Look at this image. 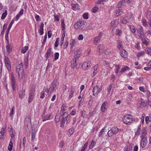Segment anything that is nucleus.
<instances>
[{"mask_svg":"<svg viewBox=\"0 0 151 151\" xmlns=\"http://www.w3.org/2000/svg\"><path fill=\"white\" fill-rule=\"evenodd\" d=\"M16 72L18 73V78L20 80L22 79L23 76V70L22 64L21 61H19L16 63Z\"/></svg>","mask_w":151,"mask_h":151,"instance_id":"obj_1","label":"nucleus"},{"mask_svg":"<svg viewBox=\"0 0 151 151\" xmlns=\"http://www.w3.org/2000/svg\"><path fill=\"white\" fill-rule=\"evenodd\" d=\"M123 121L125 124L129 125L132 123L133 122V119L131 115H127L124 116L123 119Z\"/></svg>","mask_w":151,"mask_h":151,"instance_id":"obj_2","label":"nucleus"},{"mask_svg":"<svg viewBox=\"0 0 151 151\" xmlns=\"http://www.w3.org/2000/svg\"><path fill=\"white\" fill-rule=\"evenodd\" d=\"M119 132V129L116 127H112L111 129L108 131L107 134L109 137H112L113 135L117 134Z\"/></svg>","mask_w":151,"mask_h":151,"instance_id":"obj_3","label":"nucleus"},{"mask_svg":"<svg viewBox=\"0 0 151 151\" xmlns=\"http://www.w3.org/2000/svg\"><path fill=\"white\" fill-rule=\"evenodd\" d=\"M84 23L82 21H80L76 22L74 25V28L76 30L82 29L84 27Z\"/></svg>","mask_w":151,"mask_h":151,"instance_id":"obj_4","label":"nucleus"},{"mask_svg":"<svg viewBox=\"0 0 151 151\" xmlns=\"http://www.w3.org/2000/svg\"><path fill=\"white\" fill-rule=\"evenodd\" d=\"M57 88V80L55 79L52 82L51 86L50 87V90L51 92H55Z\"/></svg>","mask_w":151,"mask_h":151,"instance_id":"obj_5","label":"nucleus"},{"mask_svg":"<svg viewBox=\"0 0 151 151\" xmlns=\"http://www.w3.org/2000/svg\"><path fill=\"white\" fill-rule=\"evenodd\" d=\"M35 91L34 89H32L30 90L29 94L28 100V102L29 103H31L34 97Z\"/></svg>","mask_w":151,"mask_h":151,"instance_id":"obj_6","label":"nucleus"},{"mask_svg":"<svg viewBox=\"0 0 151 151\" xmlns=\"http://www.w3.org/2000/svg\"><path fill=\"white\" fill-rule=\"evenodd\" d=\"M4 63L6 67L9 71L11 70V64L9 58L6 56H5L4 58Z\"/></svg>","mask_w":151,"mask_h":151,"instance_id":"obj_7","label":"nucleus"},{"mask_svg":"<svg viewBox=\"0 0 151 151\" xmlns=\"http://www.w3.org/2000/svg\"><path fill=\"white\" fill-rule=\"evenodd\" d=\"M91 64L90 61H86L82 65V69L84 70H87L91 68Z\"/></svg>","mask_w":151,"mask_h":151,"instance_id":"obj_8","label":"nucleus"},{"mask_svg":"<svg viewBox=\"0 0 151 151\" xmlns=\"http://www.w3.org/2000/svg\"><path fill=\"white\" fill-rule=\"evenodd\" d=\"M101 89L99 88L97 86H95L92 91L93 95L96 96L101 91Z\"/></svg>","mask_w":151,"mask_h":151,"instance_id":"obj_9","label":"nucleus"},{"mask_svg":"<svg viewBox=\"0 0 151 151\" xmlns=\"http://www.w3.org/2000/svg\"><path fill=\"white\" fill-rule=\"evenodd\" d=\"M141 140L140 142V146L142 148L145 147L147 144V140L146 138H141Z\"/></svg>","mask_w":151,"mask_h":151,"instance_id":"obj_10","label":"nucleus"},{"mask_svg":"<svg viewBox=\"0 0 151 151\" xmlns=\"http://www.w3.org/2000/svg\"><path fill=\"white\" fill-rule=\"evenodd\" d=\"M103 36V34L100 32L98 35V36L96 37L93 38V43L95 44H96L99 43L100 40V38Z\"/></svg>","mask_w":151,"mask_h":151,"instance_id":"obj_11","label":"nucleus"},{"mask_svg":"<svg viewBox=\"0 0 151 151\" xmlns=\"http://www.w3.org/2000/svg\"><path fill=\"white\" fill-rule=\"evenodd\" d=\"M130 68L127 66H124L121 68L119 72V75L120 76L123 73L129 71Z\"/></svg>","mask_w":151,"mask_h":151,"instance_id":"obj_12","label":"nucleus"},{"mask_svg":"<svg viewBox=\"0 0 151 151\" xmlns=\"http://www.w3.org/2000/svg\"><path fill=\"white\" fill-rule=\"evenodd\" d=\"M25 124L28 127L31 125V117L30 116H27L24 121Z\"/></svg>","mask_w":151,"mask_h":151,"instance_id":"obj_13","label":"nucleus"},{"mask_svg":"<svg viewBox=\"0 0 151 151\" xmlns=\"http://www.w3.org/2000/svg\"><path fill=\"white\" fill-rule=\"evenodd\" d=\"M129 0H124L123 1H121L119 2L117 5V7L118 8H121L122 6H124L126 2H128L129 1Z\"/></svg>","mask_w":151,"mask_h":151,"instance_id":"obj_14","label":"nucleus"},{"mask_svg":"<svg viewBox=\"0 0 151 151\" xmlns=\"http://www.w3.org/2000/svg\"><path fill=\"white\" fill-rule=\"evenodd\" d=\"M6 53L8 55L12 51V47L11 45H7L6 46Z\"/></svg>","mask_w":151,"mask_h":151,"instance_id":"obj_15","label":"nucleus"},{"mask_svg":"<svg viewBox=\"0 0 151 151\" xmlns=\"http://www.w3.org/2000/svg\"><path fill=\"white\" fill-rule=\"evenodd\" d=\"M53 54L52 52L51 51V48H49L46 53V58H48L49 57H52Z\"/></svg>","mask_w":151,"mask_h":151,"instance_id":"obj_16","label":"nucleus"},{"mask_svg":"<svg viewBox=\"0 0 151 151\" xmlns=\"http://www.w3.org/2000/svg\"><path fill=\"white\" fill-rule=\"evenodd\" d=\"M44 24L43 22L41 23L40 24L39 32L40 35H42L44 33Z\"/></svg>","mask_w":151,"mask_h":151,"instance_id":"obj_17","label":"nucleus"},{"mask_svg":"<svg viewBox=\"0 0 151 151\" xmlns=\"http://www.w3.org/2000/svg\"><path fill=\"white\" fill-rule=\"evenodd\" d=\"M70 115L68 114L66 116H63L62 118H64V120L66 122V124H67L70 122Z\"/></svg>","mask_w":151,"mask_h":151,"instance_id":"obj_18","label":"nucleus"},{"mask_svg":"<svg viewBox=\"0 0 151 151\" xmlns=\"http://www.w3.org/2000/svg\"><path fill=\"white\" fill-rule=\"evenodd\" d=\"M117 45V47L119 50H122L123 48V45L122 42L119 40H117L116 41Z\"/></svg>","mask_w":151,"mask_h":151,"instance_id":"obj_19","label":"nucleus"},{"mask_svg":"<svg viewBox=\"0 0 151 151\" xmlns=\"http://www.w3.org/2000/svg\"><path fill=\"white\" fill-rule=\"evenodd\" d=\"M26 138L25 137H24L22 141H20V144L19 145V149H21L22 146L23 148H24L25 146L26 143Z\"/></svg>","mask_w":151,"mask_h":151,"instance_id":"obj_20","label":"nucleus"},{"mask_svg":"<svg viewBox=\"0 0 151 151\" xmlns=\"http://www.w3.org/2000/svg\"><path fill=\"white\" fill-rule=\"evenodd\" d=\"M107 103L106 101L104 102L102 104L101 107V110L103 112H104L107 109L106 106Z\"/></svg>","mask_w":151,"mask_h":151,"instance_id":"obj_21","label":"nucleus"},{"mask_svg":"<svg viewBox=\"0 0 151 151\" xmlns=\"http://www.w3.org/2000/svg\"><path fill=\"white\" fill-rule=\"evenodd\" d=\"M120 55L122 57L126 58L128 56V54L127 52L124 50H122L120 52Z\"/></svg>","mask_w":151,"mask_h":151,"instance_id":"obj_22","label":"nucleus"},{"mask_svg":"<svg viewBox=\"0 0 151 151\" xmlns=\"http://www.w3.org/2000/svg\"><path fill=\"white\" fill-rule=\"evenodd\" d=\"M142 135L140 137L141 138H146V135L147 134V132L145 128H143L142 129Z\"/></svg>","mask_w":151,"mask_h":151,"instance_id":"obj_23","label":"nucleus"},{"mask_svg":"<svg viewBox=\"0 0 151 151\" xmlns=\"http://www.w3.org/2000/svg\"><path fill=\"white\" fill-rule=\"evenodd\" d=\"M71 6L72 9L74 11L78 9L79 7V4H72Z\"/></svg>","mask_w":151,"mask_h":151,"instance_id":"obj_24","label":"nucleus"},{"mask_svg":"<svg viewBox=\"0 0 151 151\" xmlns=\"http://www.w3.org/2000/svg\"><path fill=\"white\" fill-rule=\"evenodd\" d=\"M98 67V65H95L93 68V76H94L96 75L97 73L98 72V71L97 70Z\"/></svg>","mask_w":151,"mask_h":151,"instance_id":"obj_25","label":"nucleus"},{"mask_svg":"<svg viewBox=\"0 0 151 151\" xmlns=\"http://www.w3.org/2000/svg\"><path fill=\"white\" fill-rule=\"evenodd\" d=\"M105 128H103L100 131L98 134V137H102L105 133Z\"/></svg>","mask_w":151,"mask_h":151,"instance_id":"obj_26","label":"nucleus"},{"mask_svg":"<svg viewBox=\"0 0 151 151\" xmlns=\"http://www.w3.org/2000/svg\"><path fill=\"white\" fill-rule=\"evenodd\" d=\"M103 49V45H100L98 47L97 51V52H99V54L100 55L101 52L102 51V50Z\"/></svg>","mask_w":151,"mask_h":151,"instance_id":"obj_27","label":"nucleus"},{"mask_svg":"<svg viewBox=\"0 0 151 151\" xmlns=\"http://www.w3.org/2000/svg\"><path fill=\"white\" fill-rule=\"evenodd\" d=\"M115 68L114 69L115 73L116 74H119V70H120V66L118 65H115Z\"/></svg>","mask_w":151,"mask_h":151,"instance_id":"obj_28","label":"nucleus"},{"mask_svg":"<svg viewBox=\"0 0 151 151\" xmlns=\"http://www.w3.org/2000/svg\"><path fill=\"white\" fill-rule=\"evenodd\" d=\"M138 34V36L139 38L142 37L144 36V34L143 30H138L137 31Z\"/></svg>","mask_w":151,"mask_h":151,"instance_id":"obj_29","label":"nucleus"},{"mask_svg":"<svg viewBox=\"0 0 151 151\" xmlns=\"http://www.w3.org/2000/svg\"><path fill=\"white\" fill-rule=\"evenodd\" d=\"M141 105L143 106H148L149 105V100L147 99V101H145L143 102H141Z\"/></svg>","mask_w":151,"mask_h":151,"instance_id":"obj_30","label":"nucleus"},{"mask_svg":"<svg viewBox=\"0 0 151 151\" xmlns=\"http://www.w3.org/2000/svg\"><path fill=\"white\" fill-rule=\"evenodd\" d=\"M50 114H47L43 118V121L44 122L47 120H49L50 119Z\"/></svg>","mask_w":151,"mask_h":151,"instance_id":"obj_31","label":"nucleus"},{"mask_svg":"<svg viewBox=\"0 0 151 151\" xmlns=\"http://www.w3.org/2000/svg\"><path fill=\"white\" fill-rule=\"evenodd\" d=\"M141 125L138 126L137 128V131L135 132V136H138L140 134V132L141 131V128L140 127Z\"/></svg>","mask_w":151,"mask_h":151,"instance_id":"obj_32","label":"nucleus"},{"mask_svg":"<svg viewBox=\"0 0 151 151\" xmlns=\"http://www.w3.org/2000/svg\"><path fill=\"white\" fill-rule=\"evenodd\" d=\"M74 54L75 55H75V56L73 60L76 61L80 57V54H78V52L77 51H76L75 52Z\"/></svg>","mask_w":151,"mask_h":151,"instance_id":"obj_33","label":"nucleus"},{"mask_svg":"<svg viewBox=\"0 0 151 151\" xmlns=\"http://www.w3.org/2000/svg\"><path fill=\"white\" fill-rule=\"evenodd\" d=\"M13 144L12 143V142L11 139L10 141V142L9 145L8 147V150L9 151H11L12 148L13 147Z\"/></svg>","mask_w":151,"mask_h":151,"instance_id":"obj_34","label":"nucleus"},{"mask_svg":"<svg viewBox=\"0 0 151 151\" xmlns=\"http://www.w3.org/2000/svg\"><path fill=\"white\" fill-rule=\"evenodd\" d=\"M10 79L11 80V82H15L14 75L13 73H11Z\"/></svg>","mask_w":151,"mask_h":151,"instance_id":"obj_35","label":"nucleus"},{"mask_svg":"<svg viewBox=\"0 0 151 151\" xmlns=\"http://www.w3.org/2000/svg\"><path fill=\"white\" fill-rule=\"evenodd\" d=\"M116 15V16H120L122 13V12L121 9H117L115 12Z\"/></svg>","mask_w":151,"mask_h":151,"instance_id":"obj_36","label":"nucleus"},{"mask_svg":"<svg viewBox=\"0 0 151 151\" xmlns=\"http://www.w3.org/2000/svg\"><path fill=\"white\" fill-rule=\"evenodd\" d=\"M77 65V63L76 61L73 60L71 62V67L72 68H75Z\"/></svg>","mask_w":151,"mask_h":151,"instance_id":"obj_37","label":"nucleus"},{"mask_svg":"<svg viewBox=\"0 0 151 151\" xmlns=\"http://www.w3.org/2000/svg\"><path fill=\"white\" fill-rule=\"evenodd\" d=\"M36 132L35 130L32 129L31 135V140L32 141L34 140L35 134Z\"/></svg>","mask_w":151,"mask_h":151,"instance_id":"obj_38","label":"nucleus"},{"mask_svg":"<svg viewBox=\"0 0 151 151\" xmlns=\"http://www.w3.org/2000/svg\"><path fill=\"white\" fill-rule=\"evenodd\" d=\"M28 49V46H25L24 47H23L21 50V53L23 54H24Z\"/></svg>","mask_w":151,"mask_h":151,"instance_id":"obj_39","label":"nucleus"},{"mask_svg":"<svg viewBox=\"0 0 151 151\" xmlns=\"http://www.w3.org/2000/svg\"><path fill=\"white\" fill-rule=\"evenodd\" d=\"M24 93V90H22V91H20L19 93V97L21 98H23L24 97L25 95Z\"/></svg>","mask_w":151,"mask_h":151,"instance_id":"obj_40","label":"nucleus"},{"mask_svg":"<svg viewBox=\"0 0 151 151\" xmlns=\"http://www.w3.org/2000/svg\"><path fill=\"white\" fill-rule=\"evenodd\" d=\"M61 26L62 28V30L63 31L65 29V24H64V20L63 19H62L61 20Z\"/></svg>","mask_w":151,"mask_h":151,"instance_id":"obj_41","label":"nucleus"},{"mask_svg":"<svg viewBox=\"0 0 151 151\" xmlns=\"http://www.w3.org/2000/svg\"><path fill=\"white\" fill-rule=\"evenodd\" d=\"M141 40L142 43L145 45H147L148 44V42L144 38V36L140 38Z\"/></svg>","mask_w":151,"mask_h":151,"instance_id":"obj_42","label":"nucleus"},{"mask_svg":"<svg viewBox=\"0 0 151 151\" xmlns=\"http://www.w3.org/2000/svg\"><path fill=\"white\" fill-rule=\"evenodd\" d=\"M142 23L143 25L145 27H146L148 25V22L144 18H142Z\"/></svg>","mask_w":151,"mask_h":151,"instance_id":"obj_43","label":"nucleus"},{"mask_svg":"<svg viewBox=\"0 0 151 151\" xmlns=\"http://www.w3.org/2000/svg\"><path fill=\"white\" fill-rule=\"evenodd\" d=\"M7 14V11L6 10L2 14V16L1 17V19H5Z\"/></svg>","mask_w":151,"mask_h":151,"instance_id":"obj_44","label":"nucleus"},{"mask_svg":"<svg viewBox=\"0 0 151 151\" xmlns=\"http://www.w3.org/2000/svg\"><path fill=\"white\" fill-rule=\"evenodd\" d=\"M68 115V113L66 112H60V116L61 117H63Z\"/></svg>","mask_w":151,"mask_h":151,"instance_id":"obj_45","label":"nucleus"},{"mask_svg":"<svg viewBox=\"0 0 151 151\" xmlns=\"http://www.w3.org/2000/svg\"><path fill=\"white\" fill-rule=\"evenodd\" d=\"M122 34V31L121 30L117 29L116 32V35L118 36H120Z\"/></svg>","mask_w":151,"mask_h":151,"instance_id":"obj_46","label":"nucleus"},{"mask_svg":"<svg viewBox=\"0 0 151 151\" xmlns=\"http://www.w3.org/2000/svg\"><path fill=\"white\" fill-rule=\"evenodd\" d=\"M65 122V120H64V118H62L60 121V126L61 127H64Z\"/></svg>","mask_w":151,"mask_h":151,"instance_id":"obj_47","label":"nucleus"},{"mask_svg":"<svg viewBox=\"0 0 151 151\" xmlns=\"http://www.w3.org/2000/svg\"><path fill=\"white\" fill-rule=\"evenodd\" d=\"M74 129L73 128H71L68 130V135L70 136L74 132Z\"/></svg>","mask_w":151,"mask_h":151,"instance_id":"obj_48","label":"nucleus"},{"mask_svg":"<svg viewBox=\"0 0 151 151\" xmlns=\"http://www.w3.org/2000/svg\"><path fill=\"white\" fill-rule=\"evenodd\" d=\"M129 27L132 32L134 34L136 32V30L134 27L133 25H130Z\"/></svg>","mask_w":151,"mask_h":151,"instance_id":"obj_49","label":"nucleus"},{"mask_svg":"<svg viewBox=\"0 0 151 151\" xmlns=\"http://www.w3.org/2000/svg\"><path fill=\"white\" fill-rule=\"evenodd\" d=\"M74 91L75 90L73 89L71 90V91L70 92L69 96V99H71L73 97V94L74 93Z\"/></svg>","mask_w":151,"mask_h":151,"instance_id":"obj_50","label":"nucleus"},{"mask_svg":"<svg viewBox=\"0 0 151 151\" xmlns=\"http://www.w3.org/2000/svg\"><path fill=\"white\" fill-rule=\"evenodd\" d=\"M111 27L113 28V30L116 27V21H112L111 22Z\"/></svg>","mask_w":151,"mask_h":151,"instance_id":"obj_51","label":"nucleus"},{"mask_svg":"<svg viewBox=\"0 0 151 151\" xmlns=\"http://www.w3.org/2000/svg\"><path fill=\"white\" fill-rule=\"evenodd\" d=\"M10 132V134L11 136V137H14L15 136V132L14 130H11Z\"/></svg>","mask_w":151,"mask_h":151,"instance_id":"obj_52","label":"nucleus"},{"mask_svg":"<svg viewBox=\"0 0 151 151\" xmlns=\"http://www.w3.org/2000/svg\"><path fill=\"white\" fill-rule=\"evenodd\" d=\"M15 83L16 82H11L12 87L14 91L16 90Z\"/></svg>","mask_w":151,"mask_h":151,"instance_id":"obj_53","label":"nucleus"},{"mask_svg":"<svg viewBox=\"0 0 151 151\" xmlns=\"http://www.w3.org/2000/svg\"><path fill=\"white\" fill-rule=\"evenodd\" d=\"M75 44V40L74 39L72 40V41H71L70 43V47L71 49L73 47Z\"/></svg>","mask_w":151,"mask_h":151,"instance_id":"obj_54","label":"nucleus"},{"mask_svg":"<svg viewBox=\"0 0 151 151\" xmlns=\"http://www.w3.org/2000/svg\"><path fill=\"white\" fill-rule=\"evenodd\" d=\"M6 129V128H1V131L0 132L1 134H4L5 132Z\"/></svg>","mask_w":151,"mask_h":151,"instance_id":"obj_55","label":"nucleus"},{"mask_svg":"<svg viewBox=\"0 0 151 151\" xmlns=\"http://www.w3.org/2000/svg\"><path fill=\"white\" fill-rule=\"evenodd\" d=\"M146 53L149 55H151V49L149 48H147L145 50Z\"/></svg>","mask_w":151,"mask_h":151,"instance_id":"obj_56","label":"nucleus"},{"mask_svg":"<svg viewBox=\"0 0 151 151\" xmlns=\"http://www.w3.org/2000/svg\"><path fill=\"white\" fill-rule=\"evenodd\" d=\"M28 58H26L24 59V64L25 66L26 67V68H27V67L28 66Z\"/></svg>","mask_w":151,"mask_h":151,"instance_id":"obj_57","label":"nucleus"},{"mask_svg":"<svg viewBox=\"0 0 151 151\" xmlns=\"http://www.w3.org/2000/svg\"><path fill=\"white\" fill-rule=\"evenodd\" d=\"M145 54V52L144 51H141L139 52H138L137 54V57H140L142 56H143Z\"/></svg>","mask_w":151,"mask_h":151,"instance_id":"obj_58","label":"nucleus"},{"mask_svg":"<svg viewBox=\"0 0 151 151\" xmlns=\"http://www.w3.org/2000/svg\"><path fill=\"white\" fill-rule=\"evenodd\" d=\"M14 113V108L13 107L11 111L10 112L9 114L10 116H12Z\"/></svg>","mask_w":151,"mask_h":151,"instance_id":"obj_59","label":"nucleus"},{"mask_svg":"<svg viewBox=\"0 0 151 151\" xmlns=\"http://www.w3.org/2000/svg\"><path fill=\"white\" fill-rule=\"evenodd\" d=\"M60 117L58 116V115H56L55 119V121L56 122H58L60 120Z\"/></svg>","mask_w":151,"mask_h":151,"instance_id":"obj_60","label":"nucleus"},{"mask_svg":"<svg viewBox=\"0 0 151 151\" xmlns=\"http://www.w3.org/2000/svg\"><path fill=\"white\" fill-rule=\"evenodd\" d=\"M59 55L58 52H55V60H57L58 59Z\"/></svg>","mask_w":151,"mask_h":151,"instance_id":"obj_61","label":"nucleus"},{"mask_svg":"<svg viewBox=\"0 0 151 151\" xmlns=\"http://www.w3.org/2000/svg\"><path fill=\"white\" fill-rule=\"evenodd\" d=\"M83 17L85 19H88V13H84L83 15Z\"/></svg>","mask_w":151,"mask_h":151,"instance_id":"obj_62","label":"nucleus"},{"mask_svg":"<svg viewBox=\"0 0 151 151\" xmlns=\"http://www.w3.org/2000/svg\"><path fill=\"white\" fill-rule=\"evenodd\" d=\"M113 89V85L112 84H110L109 86V87L108 88V91L109 93H110V91L111 90Z\"/></svg>","mask_w":151,"mask_h":151,"instance_id":"obj_63","label":"nucleus"},{"mask_svg":"<svg viewBox=\"0 0 151 151\" xmlns=\"http://www.w3.org/2000/svg\"><path fill=\"white\" fill-rule=\"evenodd\" d=\"M45 93L44 91H43L41 92L40 93V98L42 99H43L45 97Z\"/></svg>","mask_w":151,"mask_h":151,"instance_id":"obj_64","label":"nucleus"}]
</instances>
